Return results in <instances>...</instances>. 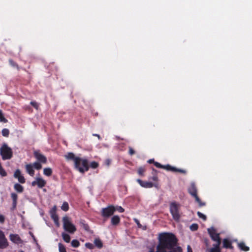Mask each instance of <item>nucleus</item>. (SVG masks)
Returning a JSON list of instances; mask_svg holds the SVG:
<instances>
[{
	"label": "nucleus",
	"instance_id": "f257e3e1",
	"mask_svg": "<svg viewBox=\"0 0 252 252\" xmlns=\"http://www.w3.org/2000/svg\"><path fill=\"white\" fill-rule=\"evenodd\" d=\"M157 251L150 250L149 252H182L181 247H177L178 239L170 232H161L158 234Z\"/></svg>",
	"mask_w": 252,
	"mask_h": 252
},
{
	"label": "nucleus",
	"instance_id": "f03ea898",
	"mask_svg": "<svg viewBox=\"0 0 252 252\" xmlns=\"http://www.w3.org/2000/svg\"><path fill=\"white\" fill-rule=\"evenodd\" d=\"M67 160L74 161V167L81 173H84L89 169L88 160L87 159H83L79 157H75L71 152L68 153L64 156Z\"/></svg>",
	"mask_w": 252,
	"mask_h": 252
},
{
	"label": "nucleus",
	"instance_id": "7ed1b4c3",
	"mask_svg": "<svg viewBox=\"0 0 252 252\" xmlns=\"http://www.w3.org/2000/svg\"><path fill=\"white\" fill-rule=\"evenodd\" d=\"M180 208V204L175 201L171 202L170 203V212L173 219L176 221H178L181 217Z\"/></svg>",
	"mask_w": 252,
	"mask_h": 252
},
{
	"label": "nucleus",
	"instance_id": "20e7f679",
	"mask_svg": "<svg viewBox=\"0 0 252 252\" xmlns=\"http://www.w3.org/2000/svg\"><path fill=\"white\" fill-rule=\"evenodd\" d=\"M0 155L3 160L10 159L13 157V152L6 143H3L0 148Z\"/></svg>",
	"mask_w": 252,
	"mask_h": 252
},
{
	"label": "nucleus",
	"instance_id": "39448f33",
	"mask_svg": "<svg viewBox=\"0 0 252 252\" xmlns=\"http://www.w3.org/2000/svg\"><path fill=\"white\" fill-rule=\"evenodd\" d=\"M188 190L189 193L195 198L196 202L198 204L199 207L204 206L206 205L205 202H202L201 201L197 195V189L195 183H191Z\"/></svg>",
	"mask_w": 252,
	"mask_h": 252
},
{
	"label": "nucleus",
	"instance_id": "423d86ee",
	"mask_svg": "<svg viewBox=\"0 0 252 252\" xmlns=\"http://www.w3.org/2000/svg\"><path fill=\"white\" fill-rule=\"evenodd\" d=\"M63 227L65 231L70 233H74L76 231L75 225L71 223L70 219L67 216L63 218Z\"/></svg>",
	"mask_w": 252,
	"mask_h": 252
},
{
	"label": "nucleus",
	"instance_id": "0eeeda50",
	"mask_svg": "<svg viewBox=\"0 0 252 252\" xmlns=\"http://www.w3.org/2000/svg\"><path fill=\"white\" fill-rule=\"evenodd\" d=\"M116 209L113 205H109L106 208L102 209L101 214L103 218H108L112 216L116 211Z\"/></svg>",
	"mask_w": 252,
	"mask_h": 252
},
{
	"label": "nucleus",
	"instance_id": "6e6552de",
	"mask_svg": "<svg viewBox=\"0 0 252 252\" xmlns=\"http://www.w3.org/2000/svg\"><path fill=\"white\" fill-rule=\"evenodd\" d=\"M207 231L213 241L216 242V243H221L220 234L216 232V230L214 227L208 228Z\"/></svg>",
	"mask_w": 252,
	"mask_h": 252
},
{
	"label": "nucleus",
	"instance_id": "1a4fd4ad",
	"mask_svg": "<svg viewBox=\"0 0 252 252\" xmlns=\"http://www.w3.org/2000/svg\"><path fill=\"white\" fill-rule=\"evenodd\" d=\"M33 156L38 162L42 163H46L47 162V159L46 157L42 154L39 150L34 151L33 152Z\"/></svg>",
	"mask_w": 252,
	"mask_h": 252
},
{
	"label": "nucleus",
	"instance_id": "9d476101",
	"mask_svg": "<svg viewBox=\"0 0 252 252\" xmlns=\"http://www.w3.org/2000/svg\"><path fill=\"white\" fill-rule=\"evenodd\" d=\"M46 184V182L45 180H44L43 179L41 178H36L35 180L33 181L32 183V186H35L36 185L37 186V187L41 189L43 187H45Z\"/></svg>",
	"mask_w": 252,
	"mask_h": 252
},
{
	"label": "nucleus",
	"instance_id": "9b49d317",
	"mask_svg": "<svg viewBox=\"0 0 252 252\" xmlns=\"http://www.w3.org/2000/svg\"><path fill=\"white\" fill-rule=\"evenodd\" d=\"M137 182L140 184V185L145 188H151L153 187L158 188V183H153L150 182L143 181L140 179H137Z\"/></svg>",
	"mask_w": 252,
	"mask_h": 252
},
{
	"label": "nucleus",
	"instance_id": "f8f14e48",
	"mask_svg": "<svg viewBox=\"0 0 252 252\" xmlns=\"http://www.w3.org/2000/svg\"><path fill=\"white\" fill-rule=\"evenodd\" d=\"M8 245L6 238L5 237L4 233L0 230V249H3L6 248Z\"/></svg>",
	"mask_w": 252,
	"mask_h": 252
},
{
	"label": "nucleus",
	"instance_id": "ddd939ff",
	"mask_svg": "<svg viewBox=\"0 0 252 252\" xmlns=\"http://www.w3.org/2000/svg\"><path fill=\"white\" fill-rule=\"evenodd\" d=\"M162 169H165L167 171H171L172 172H178L183 174H186V171L183 169H178L175 167H173L169 164H167L166 165H163Z\"/></svg>",
	"mask_w": 252,
	"mask_h": 252
},
{
	"label": "nucleus",
	"instance_id": "4468645a",
	"mask_svg": "<svg viewBox=\"0 0 252 252\" xmlns=\"http://www.w3.org/2000/svg\"><path fill=\"white\" fill-rule=\"evenodd\" d=\"M14 178L18 179L19 182L21 184H24L26 182V180L24 177L21 175V171L19 169H17L14 173Z\"/></svg>",
	"mask_w": 252,
	"mask_h": 252
},
{
	"label": "nucleus",
	"instance_id": "2eb2a0df",
	"mask_svg": "<svg viewBox=\"0 0 252 252\" xmlns=\"http://www.w3.org/2000/svg\"><path fill=\"white\" fill-rule=\"evenodd\" d=\"M11 198L12 200V205L11 210L13 211L14 210L17 204V200H18V195L15 192H12L10 194Z\"/></svg>",
	"mask_w": 252,
	"mask_h": 252
},
{
	"label": "nucleus",
	"instance_id": "dca6fc26",
	"mask_svg": "<svg viewBox=\"0 0 252 252\" xmlns=\"http://www.w3.org/2000/svg\"><path fill=\"white\" fill-rule=\"evenodd\" d=\"M26 172L31 176L33 177L34 175V170L32 163H28L25 165Z\"/></svg>",
	"mask_w": 252,
	"mask_h": 252
},
{
	"label": "nucleus",
	"instance_id": "f3484780",
	"mask_svg": "<svg viewBox=\"0 0 252 252\" xmlns=\"http://www.w3.org/2000/svg\"><path fill=\"white\" fill-rule=\"evenodd\" d=\"M9 238H10V240L12 242H13L16 244H19L21 242V239L20 237L17 234H11L10 235Z\"/></svg>",
	"mask_w": 252,
	"mask_h": 252
},
{
	"label": "nucleus",
	"instance_id": "a211bd4d",
	"mask_svg": "<svg viewBox=\"0 0 252 252\" xmlns=\"http://www.w3.org/2000/svg\"><path fill=\"white\" fill-rule=\"evenodd\" d=\"M120 222V218L118 216L115 215V216H113L111 218V223L112 225L116 226V225H118Z\"/></svg>",
	"mask_w": 252,
	"mask_h": 252
},
{
	"label": "nucleus",
	"instance_id": "6ab92c4d",
	"mask_svg": "<svg viewBox=\"0 0 252 252\" xmlns=\"http://www.w3.org/2000/svg\"><path fill=\"white\" fill-rule=\"evenodd\" d=\"M223 247L226 249H233L231 242L228 239H224L223 240Z\"/></svg>",
	"mask_w": 252,
	"mask_h": 252
},
{
	"label": "nucleus",
	"instance_id": "aec40b11",
	"mask_svg": "<svg viewBox=\"0 0 252 252\" xmlns=\"http://www.w3.org/2000/svg\"><path fill=\"white\" fill-rule=\"evenodd\" d=\"M238 248L242 251L244 252H248L249 251L250 248L249 247L246 246L245 243L240 242L238 245Z\"/></svg>",
	"mask_w": 252,
	"mask_h": 252
},
{
	"label": "nucleus",
	"instance_id": "412c9836",
	"mask_svg": "<svg viewBox=\"0 0 252 252\" xmlns=\"http://www.w3.org/2000/svg\"><path fill=\"white\" fill-rule=\"evenodd\" d=\"M221 243H216L213 244V247L210 250V252H220V246Z\"/></svg>",
	"mask_w": 252,
	"mask_h": 252
},
{
	"label": "nucleus",
	"instance_id": "4be33fe9",
	"mask_svg": "<svg viewBox=\"0 0 252 252\" xmlns=\"http://www.w3.org/2000/svg\"><path fill=\"white\" fill-rule=\"evenodd\" d=\"M14 189L19 193H22L24 191L23 187L18 183H16L14 185Z\"/></svg>",
	"mask_w": 252,
	"mask_h": 252
},
{
	"label": "nucleus",
	"instance_id": "5701e85b",
	"mask_svg": "<svg viewBox=\"0 0 252 252\" xmlns=\"http://www.w3.org/2000/svg\"><path fill=\"white\" fill-rule=\"evenodd\" d=\"M158 171L154 168H153L152 174L153 176L149 178L150 180H152L154 181L158 182V177L157 175Z\"/></svg>",
	"mask_w": 252,
	"mask_h": 252
},
{
	"label": "nucleus",
	"instance_id": "b1692460",
	"mask_svg": "<svg viewBox=\"0 0 252 252\" xmlns=\"http://www.w3.org/2000/svg\"><path fill=\"white\" fill-rule=\"evenodd\" d=\"M53 171L51 168H45L43 169V174L47 176H50L52 174Z\"/></svg>",
	"mask_w": 252,
	"mask_h": 252
},
{
	"label": "nucleus",
	"instance_id": "393cba45",
	"mask_svg": "<svg viewBox=\"0 0 252 252\" xmlns=\"http://www.w3.org/2000/svg\"><path fill=\"white\" fill-rule=\"evenodd\" d=\"M51 217L53 219V220H54V221L55 224L56 225V226L57 227H59L60 226V223H59V221L58 216L57 215H53L52 216H51Z\"/></svg>",
	"mask_w": 252,
	"mask_h": 252
},
{
	"label": "nucleus",
	"instance_id": "a878e982",
	"mask_svg": "<svg viewBox=\"0 0 252 252\" xmlns=\"http://www.w3.org/2000/svg\"><path fill=\"white\" fill-rule=\"evenodd\" d=\"M63 240L66 243H69L70 241V236L65 233L63 232L62 234Z\"/></svg>",
	"mask_w": 252,
	"mask_h": 252
},
{
	"label": "nucleus",
	"instance_id": "bb28decb",
	"mask_svg": "<svg viewBox=\"0 0 252 252\" xmlns=\"http://www.w3.org/2000/svg\"><path fill=\"white\" fill-rule=\"evenodd\" d=\"M41 162L35 161L32 163L33 167L34 169L36 170H40L42 168V165Z\"/></svg>",
	"mask_w": 252,
	"mask_h": 252
},
{
	"label": "nucleus",
	"instance_id": "cd10ccee",
	"mask_svg": "<svg viewBox=\"0 0 252 252\" xmlns=\"http://www.w3.org/2000/svg\"><path fill=\"white\" fill-rule=\"evenodd\" d=\"M95 245L98 248H101L103 246L102 243L101 241L99 239H95L94 241Z\"/></svg>",
	"mask_w": 252,
	"mask_h": 252
},
{
	"label": "nucleus",
	"instance_id": "c85d7f7f",
	"mask_svg": "<svg viewBox=\"0 0 252 252\" xmlns=\"http://www.w3.org/2000/svg\"><path fill=\"white\" fill-rule=\"evenodd\" d=\"M61 209L64 211H67L69 210V205L67 202H64L62 206Z\"/></svg>",
	"mask_w": 252,
	"mask_h": 252
},
{
	"label": "nucleus",
	"instance_id": "c756f323",
	"mask_svg": "<svg viewBox=\"0 0 252 252\" xmlns=\"http://www.w3.org/2000/svg\"><path fill=\"white\" fill-rule=\"evenodd\" d=\"M9 63L12 66L16 68L18 70H20V68L19 67V65L14 61L10 59L9 60Z\"/></svg>",
	"mask_w": 252,
	"mask_h": 252
},
{
	"label": "nucleus",
	"instance_id": "7c9ffc66",
	"mask_svg": "<svg viewBox=\"0 0 252 252\" xmlns=\"http://www.w3.org/2000/svg\"><path fill=\"white\" fill-rule=\"evenodd\" d=\"M0 175L2 177H5L7 176V173L5 170L2 167L1 163H0Z\"/></svg>",
	"mask_w": 252,
	"mask_h": 252
},
{
	"label": "nucleus",
	"instance_id": "2f4dec72",
	"mask_svg": "<svg viewBox=\"0 0 252 252\" xmlns=\"http://www.w3.org/2000/svg\"><path fill=\"white\" fill-rule=\"evenodd\" d=\"M71 246L74 248H77L80 246V243L77 240H73L71 243Z\"/></svg>",
	"mask_w": 252,
	"mask_h": 252
},
{
	"label": "nucleus",
	"instance_id": "473e14b6",
	"mask_svg": "<svg viewBox=\"0 0 252 252\" xmlns=\"http://www.w3.org/2000/svg\"><path fill=\"white\" fill-rule=\"evenodd\" d=\"M1 133L3 136L8 137L9 134V130L7 128H3L1 131Z\"/></svg>",
	"mask_w": 252,
	"mask_h": 252
},
{
	"label": "nucleus",
	"instance_id": "72a5a7b5",
	"mask_svg": "<svg viewBox=\"0 0 252 252\" xmlns=\"http://www.w3.org/2000/svg\"><path fill=\"white\" fill-rule=\"evenodd\" d=\"M59 252H66L65 247L61 243L59 244Z\"/></svg>",
	"mask_w": 252,
	"mask_h": 252
},
{
	"label": "nucleus",
	"instance_id": "f704fd0d",
	"mask_svg": "<svg viewBox=\"0 0 252 252\" xmlns=\"http://www.w3.org/2000/svg\"><path fill=\"white\" fill-rule=\"evenodd\" d=\"M0 122L3 123H6L7 122V120L4 117L1 110H0Z\"/></svg>",
	"mask_w": 252,
	"mask_h": 252
},
{
	"label": "nucleus",
	"instance_id": "c9c22d12",
	"mask_svg": "<svg viewBox=\"0 0 252 252\" xmlns=\"http://www.w3.org/2000/svg\"><path fill=\"white\" fill-rule=\"evenodd\" d=\"M197 214L198 217L199 218L202 219L203 220L205 221L207 220L206 216L205 215H204L203 214L201 213V212L198 211L197 212Z\"/></svg>",
	"mask_w": 252,
	"mask_h": 252
},
{
	"label": "nucleus",
	"instance_id": "e433bc0d",
	"mask_svg": "<svg viewBox=\"0 0 252 252\" xmlns=\"http://www.w3.org/2000/svg\"><path fill=\"white\" fill-rule=\"evenodd\" d=\"M198 228V225L197 224L193 223L190 226V229L192 231H196Z\"/></svg>",
	"mask_w": 252,
	"mask_h": 252
},
{
	"label": "nucleus",
	"instance_id": "4c0bfd02",
	"mask_svg": "<svg viewBox=\"0 0 252 252\" xmlns=\"http://www.w3.org/2000/svg\"><path fill=\"white\" fill-rule=\"evenodd\" d=\"M145 171V168L142 167H140L138 168L137 173L139 175L143 176Z\"/></svg>",
	"mask_w": 252,
	"mask_h": 252
},
{
	"label": "nucleus",
	"instance_id": "58836bf2",
	"mask_svg": "<svg viewBox=\"0 0 252 252\" xmlns=\"http://www.w3.org/2000/svg\"><path fill=\"white\" fill-rule=\"evenodd\" d=\"M98 166V163L96 161H92L90 163V167L92 168L95 169Z\"/></svg>",
	"mask_w": 252,
	"mask_h": 252
},
{
	"label": "nucleus",
	"instance_id": "ea45409f",
	"mask_svg": "<svg viewBox=\"0 0 252 252\" xmlns=\"http://www.w3.org/2000/svg\"><path fill=\"white\" fill-rule=\"evenodd\" d=\"M56 211H57V207L56 206H54L50 210V213L51 215V216H52L53 215H57L56 214Z\"/></svg>",
	"mask_w": 252,
	"mask_h": 252
},
{
	"label": "nucleus",
	"instance_id": "a19ab883",
	"mask_svg": "<svg viewBox=\"0 0 252 252\" xmlns=\"http://www.w3.org/2000/svg\"><path fill=\"white\" fill-rule=\"evenodd\" d=\"M30 104L34 108L37 109L38 107V104L35 101H31Z\"/></svg>",
	"mask_w": 252,
	"mask_h": 252
},
{
	"label": "nucleus",
	"instance_id": "79ce46f5",
	"mask_svg": "<svg viewBox=\"0 0 252 252\" xmlns=\"http://www.w3.org/2000/svg\"><path fill=\"white\" fill-rule=\"evenodd\" d=\"M155 166H156L157 167L159 168H163V165L161 164L160 163L155 161L154 162Z\"/></svg>",
	"mask_w": 252,
	"mask_h": 252
},
{
	"label": "nucleus",
	"instance_id": "37998d69",
	"mask_svg": "<svg viewBox=\"0 0 252 252\" xmlns=\"http://www.w3.org/2000/svg\"><path fill=\"white\" fill-rule=\"evenodd\" d=\"M135 153V151L131 147H129L128 154L132 156V155H134Z\"/></svg>",
	"mask_w": 252,
	"mask_h": 252
},
{
	"label": "nucleus",
	"instance_id": "c03bdc74",
	"mask_svg": "<svg viewBox=\"0 0 252 252\" xmlns=\"http://www.w3.org/2000/svg\"><path fill=\"white\" fill-rule=\"evenodd\" d=\"M82 224H83V228L85 230L88 231L89 230V229H90V227L88 225V224H86V223H83Z\"/></svg>",
	"mask_w": 252,
	"mask_h": 252
},
{
	"label": "nucleus",
	"instance_id": "a18cd8bd",
	"mask_svg": "<svg viewBox=\"0 0 252 252\" xmlns=\"http://www.w3.org/2000/svg\"><path fill=\"white\" fill-rule=\"evenodd\" d=\"M134 220L135 222L137 224L138 227L139 228H141L142 225L140 223L139 221L137 219H134Z\"/></svg>",
	"mask_w": 252,
	"mask_h": 252
},
{
	"label": "nucleus",
	"instance_id": "49530a36",
	"mask_svg": "<svg viewBox=\"0 0 252 252\" xmlns=\"http://www.w3.org/2000/svg\"><path fill=\"white\" fill-rule=\"evenodd\" d=\"M5 220V218L2 215H0V223H3Z\"/></svg>",
	"mask_w": 252,
	"mask_h": 252
},
{
	"label": "nucleus",
	"instance_id": "de8ad7c7",
	"mask_svg": "<svg viewBox=\"0 0 252 252\" xmlns=\"http://www.w3.org/2000/svg\"><path fill=\"white\" fill-rule=\"evenodd\" d=\"M117 210L120 213H123L125 211L124 209L121 206H119V207H118Z\"/></svg>",
	"mask_w": 252,
	"mask_h": 252
},
{
	"label": "nucleus",
	"instance_id": "09e8293b",
	"mask_svg": "<svg viewBox=\"0 0 252 252\" xmlns=\"http://www.w3.org/2000/svg\"><path fill=\"white\" fill-rule=\"evenodd\" d=\"M187 250V252H192V249L189 245L188 246Z\"/></svg>",
	"mask_w": 252,
	"mask_h": 252
},
{
	"label": "nucleus",
	"instance_id": "8fccbe9b",
	"mask_svg": "<svg viewBox=\"0 0 252 252\" xmlns=\"http://www.w3.org/2000/svg\"><path fill=\"white\" fill-rule=\"evenodd\" d=\"M154 162H155V160H154V159H149L148 160V162L149 163H153V164H154Z\"/></svg>",
	"mask_w": 252,
	"mask_h": 252
},
{
	"label": "nucleus",
	"instance_id": "3c124183",
	"mask_svg": "<svg viewBox=\"0 0 252 252\" xmlns=\"http://www.w3.org/2000/svg\"><path fill=\"white\" fill-rule=\"evenodd\" d=\"M93 136H96L98 138V139L100 138V136L99 134H93Z\"/></svg>",
	"mask_w": 252,
	"mask_h": 252
},
{
	"label": "nucleus",
	"instance_id": "603ef678",
	"mask_svg": "<svg viewBox=\"0 0 252 252\" xmlns=\"http://www.w3.org/2000/svg\"><path fill=\"white\" fill-rule=\"evenodd\" d=\"M107 165H108L109 164L110 161H109V160H107Z\"/></svg>",
	"mask_w": 252,
	"mask_h": 252
},
{
	"label": "nucleus",
	"instance_id": "864d4df0",
	"mask_svg": "<svg viewBox=\"0 0 252 252\" xmlns=\"http://www.w3.org/2000/svg\"><path fill=\"white\" fill-rule=\"evenodd\" d=\"M19 252H24V251H20Z\"/></svg>",
	"mask_w": 252,
	"mask_h": 252
}]
</instances>
